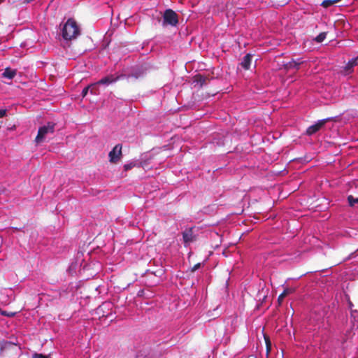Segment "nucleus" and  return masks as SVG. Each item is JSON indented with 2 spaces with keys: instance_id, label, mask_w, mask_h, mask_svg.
I'll return each instance as SVG.
<instances>
[{
  "instance_id": "1a4fd4ad",
  "label": "nucleus",
  "mask_w": 358,
  "mask_h": 358,
  "mask_svg": "<svg viewBox=\"0 0 358 358\" xmlns=\"http://www.w3.org/2000/svg\"><path fill=\"white\" fill-rule=\"evenodd\" d=\"M208 81L209 78L208 77L201 74H197L194 77V83L199 84L200 87H202L203 85H206Z\"/></svg>"
},
{
  "instance_id": "4468645a",
  "label": "nucleus",
  "mask_w": 358,
  "mask_h": 358,
  "mask_svg": "<svg viewBox=\"0 0 358 358\" xmlns=\"http://www.w3.org/2000/svg\"><path fill=\"white\" fill-rule=\"evenodd\" d=\"M341 0H324L322 3H321V6L324 8H329L331 6H333L334 4L341 1Z\"/></svg>"
},
{
  "instance_id": "a878e982",
  "label": "nucleus",
  "mask_w": 358,
  "mask_h": 358,
  "mask_svg": "<svg viewBox=\"0 0 358 358\" xmlns=\"http://www.w3.org/2000/svg\"><path fill=\"white\" fill-rule=\"evenodd\" d=\"M248 358H257V357L251 356V357H249Z\"/></svg>"
},
{
  "instance_id": "dca6fc26",
  "label": "nucleus",
  "mask_w": 358,
  "mask_h": 358,
  "mask_svg": "<svg viewBox=\"0 0 358 358\" xmlns=\"http://www.w3.org/2000/svg\"><path fill=\"white\" fill-rule=\"evenodd\" d=\"M326 37H327V32H322L314 38V41L317 43H322L324 41Z\"/></svg>"
},
{
  "instance_id": "f3484780",
  "label": "nucleus",
  "mask_w": 358,
  "mask_h": 358,
  "mask_svg": "<svg viewBox=\"0 0 358 358\" xmlns=\"http://www.w3.org/2000/svg\"><path fill=\"white\" fill-rule=\"evenodd\" d=\"M348 201L349 205L352 207V206H355V205L356 203H358V197L355 198L352 195H349L348 196Z\"/></svg>"
},
{
  "instance_id": "a211bd4d",
  "label": "nucleus",
  "mask_w": 358,
  "mask_h": 358,
  "mask_svg": "<svg viewBox=\"0 0 358 358\" xmlns=\"http://www.w3.org/2000/svg\"><path fill=\"white\" fill-rule=\"evenodd\" d=\"M264 339H265V343H266V352H267V354H268L271 351V341H270V338L268 336H264Z\"/></svg>"
},
{
  "instance_id": "0eeeda50",
  "label": "nucleus",
  "mask_w": 358,
  "mask_h": 358,
  "mask_svg": "<svg viewBox=\"0 0 358 358\" xmlns=\"http://www.w3.org/2000/svg\"><path fill=\"white\" fill-rule=\"evenodd\" d=\"M122 75H116V74H110L108 75L103 78H102L101 80H99L98 82H96V86L97 85H110L112 83H115L118 80L120 79L121 77H122Z\"/></svg>"
},
{
  "instance_id": "393cba45",
  "label": "nucleus",
  "mask_w": 358,
  "mask_h": 358,
  "mask_svg": "<svg viewBox=\"0 0 358 358\" xmlns=\"http://www.w3.org/2000/svg\"><path fill=\"white\" fill-rule=\"evenodd\" d=\"M95 90H96V86H95L94 88H93V87H90V92H91L92 94H96V92H95Z\"/></svg>"
},
{
  "instance_id": "9b49d317",
  "label": "nucleus",
  "mask_w": 358,
  "mask_h": 358,
  "mask_svg": "<svg viewBox=\"0 0 358 358\" xmlns=\"http://www.w3.org/2000/svg\"><path fill=\"white\" fill-rule=\"evenodd\" d=\"M302 63H303V61H301L300 59H299L297 60L292 59V61L285 64V67L287 70L291 69H298L299 65Z\"/></svg>"
},
{
  "instance_id": "7ed1b4c3",
  "label": "nucleus",
  "mask_w": 358,
  "mask_h": 358,
  "mask_svg": "<svg viewBox=\"0 0 358 358\" xmlns=\"http://www.w3.org/2000/svg\"><path fill=\"white\" fill-rule=\"evenodd\" d=\"M17 347L15 343L8 341H2L1 343V355L3 357L7 356H16Z\"/></svg>"
},
{
  "instance_id": "f8f14e48",
  "label": "nucleus",
  "mask_w": 358,
  "mask_h": 358,
  "mask_svg": "<svg viewBox=\"0 0 358 358\" xmlns=\"http://www.w3.org/2000/svg\"><path fill=\"white\" fill-rule=\"evenodd\" d=\"M294 292V288H285L283 292L278 296V302L280 305L285 297L289 295Z\"/></svg>"
},
{
  "instance_id": "9d476101",
  "label": "nucleus",
  "mask_w": 358,
  "mask_h": 358,
  "mask_svg": "<svg viewBox=\"0 0 358 358\" xmlns=\"http://www.w3.org/2000/svg\"><path fill=\"white\" fill-rule=\"evenodd\" d=\"M252 55L251 54H247L245 56L243 57L241 65L244 69L248 70L250 69L252 62Z\"/></svg>"
},
{
  "instance_id": "6ab92c4d",
  "label": "nucleus",
  "mask_w": 358,
  "mask_h": 358,
  "mask_svg": "<svg viewBox=\"0 0 358 358\" xmlns=\"http://www.w3.org/2000/svg\"><path fill=\"white\" fill-rule=\"evenodd\" d=\"M95 86H96V84H92V85H88V86L85 87L83 90V91H82V96H83V97H85V96L87 94L88 91H89V90L90 89V87H93V88H94Z\"/></svg>"
},
{
  "instance_id": "bb28decb",
  "label": "nucleus",
  "mask_w": 358,
  "mask_h": 358,
  "mask_svg": "<svg viewBox=\"0 0 358 358\" xmlns=\"http://www.w3.org/2000/svg\"><path fill=\"white\" fill-rule=\"evenodd\" d=\"M5 0H0V3L3 2Z\"/></svg>"
},
{
  "instance_id": "4be33fe9",
  "label": "nucleus",
  "mask_w": 358,
  "mask_h": 358,
  "mask_svg": "<svg viewBox=\"0 0 358 358\" xmlns=\"http://www.w3.org/2000/svg\"><path fill=\"white\" fill-rule=\"evenodd\" d=\"M1 314L2 315H5V316H7V317H12L13 316H15V313H13V312H7L6 310H1Z\"/></svg>"
},
{
  "instance_id": "aec40b11",
  "label": "nucleus",
  "mask_w": 358,
  "mask_h": 358,
  "mask_svg": "<svg viewBox=\"0 0 358 358\" xmlns=\"http://www.w3.org/2000/svg\"><path fill=\"white\" fill-rule=\"evenodd\" d=\"M136 165L137 164L135 162H130L129 164H124V170L125 171H127L131 169L133 167H135Z\"/></svg>"
},
{
  "instance_id": "20e7f679",
  "label": "nucleus",
  "mask_w": 358,
  "mask_h": 358,
  "mask_svg": "<svg viewBox=\"0 0 358 358\" xmlns=\"http://www.w3.org/2000/svg\"><path fill=\"white\" fill-rule=\"evenodd\" d=\"M178 23V15L171 9H166L163 15V24L175 27Z\"/></svg>"
},
{
  "instance_id": "412c9836",
  "label": "nucleus",
  "mask_w": 358,
  "mask_h": 358,
  "mask_svg": "<svg viewBox=\"0 0 358 358\" xmlns=\"http://www.w3.org/2000/svg\"><path fill=\"white\" fill-rule=\"evenodd\" d=\"M32 358H51V357H50V355H45L39 354V353L36 352L32 355Z\"/></svg>"
},
{
  "instance_id": "f257e3e1",
  "label": "nucleus",
  "mask_w": 358,
  "mask_h": 358,
  "mask_svg": "<svg viewBox=\"0 0 358 358\" xmlns=\"http://www.w3.org/2000/svg\"><path fill=\"white\" fill-rule=\"evenodd\" d=\"M80 35V28L76 22L70 18L64 24L62 29V36L65 41H71Z\"/></svg>"
},
{
  "instance_id": "cd10ccee",
  "label": "nucleus",
  "mask_w": 358,
  "mask_h": 358,
  "mask_svg": "<svg viewBox=\"0 0 358 358\" xmlns=\"http://www.w3.org/2000/svg\"><path fill=\"white\" fill-rule=\"evenodd\" d=\"M14 358H16V357H14Z\"/></svg>"
},
{
  "instance_id": "6e6552de",
  "label": "nucleus",
  "mask_w": 358,
  "mask_h": 358,
  "mask_svg": "<svg viewBox=\"0 0 358 358\" xmlns=\"http://www.w3.org/2000/svg\"><path fill=\"white\" fill-rule=\"evenodd\" d=\"M182 238L185 244H189L196 240L195 236L193 234V229L189 228L182 232Z\"/></svg>"
},
{
  "instance_id": "423d86ee",
  "label": "nucleus",
  "mask_w": 358,
  "mask_h": 358,
  "mask_svg": "<svg viewBox=\"0 0 358 358\" xmlns=\"http://www.w3.org/2000/svg\"><path fill=\"white\" fill-rule=\"evenodd\" d=\"M122 148L121 144H117L109 152L108 157L110 163L116 164L120 159L122 155Z\"/></svg>"
},
{
  "instance_id": "39448f33",
  "label": "nucleus",
  "mask_w": 358,
  "mask_h": 358,
  "mask_svg": "<svg viewBox=\"0 0 358 358\" xmlns=\"http://www.w3.org/2000/svg\"><path fill=\"white\" fill-rule=\"evenodd\" d=\"M331 118H326L318 120L315 124L308 127L306 131L307 136H312L323 128L327 122L330 121Z\"/></svg>"
},
{
  "instance_id": "2eb2a0df",
  "label": "nucleus",
  "mask_w": 358,
  "mask_h": 358,
  "mask_svg": "<svg viewBox=\"0 0 358 358\" xmlns=\"http://www.w3.org/2000/svg\"><path fill=\"white\" fill-rule=\"evenodd\" d=\"M358 65V57L349 61L345 69L347 71L350 70L353 66Z\"/></svg>"
},
{
  "instance_id": "f03ea898",
  "label": "nucleus",
  "mask_w": 358,
  "mask_h": 358,
  "mask_svg": "<svg viewBox=\"0 0 358 358\" xmlns=\"http://www.w3.org/2000/svg\"><path fill=\"white\" fill-rule=\"evenodd\" d=\"M55 124L52 122H48L46 125L41 127L38 129V134L35 138V141L36 143H40L43 142L48 134H53L55 131Z\"/></svg>"
},
{
  "instance_id": "5701e85b",
  "label": "nucleus",
  "mask_w": 358,
  "mask_h": 358,
  "mask_svg": "<svg viewBox=\"0 0 358 358\" xmlns=\"http://www.w3.org/2000/svg\"><path fill=\"white\" fill-rule=\"evenodd\" d=\"M201 266V264L200 263H198V264H196L191 269L192 272H194L196 271L197 269H199Z\"/></svg>"
},
{
  "instance_id": "b1692460",
  "label": "nucleus",
  "mask_w": 358,
  "mask_h": 358,
  "mask_svg": "<svg viewBox=\"0 0 358 358\" xmlns=\"http://www.w3.org/2000/svg\"><path fill=\"white\" fill-rule=\"evenodd\" d=\"M6 111L7 110L6 109H0V118L6 116Z\"/></svg>"
},
{
  "instance_id": "ddd939ff",
  "label": "nucleus",
  "mask_w": 358,
  "mask_h": 358,
  "mask_svg": "<svg viewBox=\"0 0 358 358\" xmlns=\"http://www.w3.org/2000/svg\"><path fill=\"white\" fill-rule=\"evenodd\" d=\"M16 75V70L11 69L10 68H6L4 72L2 73V77L13 79Z\"/></svg>"
}]
</instances>
